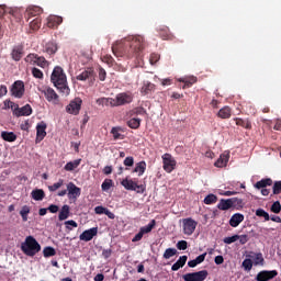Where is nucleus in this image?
Returning <instances> with one entry per match:
<instances>
[{
    "mask_svg": "<svg viewBox=\"0 0 281 281\" xmlns=\"http://www.w3.org/2000/svg\"><path fill=\"white\" fill-rule=\"evenodd\" d=\"M146 44L142 35H130L112 45V52L116 58L126 56L127 58H138L144 52Z\"/></svg>",
    "mask_w": 281,
    "mask_h": 281,
    "instance_id": "obj_1",
    "label": "nucleus"
},
{
    "mask_svg": "<svg viewBox=\"0 0 281 281\" xmlns=\"http://www.w3.org/2000/svg\"><path fill=\"white\" fill-rule=\"evenodd\" d=\"M50 81L54 87L64 93V95H69V86H67V75H65V70L63 67L56 66L52 72Z\"/></svg>",
    "mask_w": 281,
    "mask_h": 281,
    "instance_id": "obj_2",
    "label": "nucleus"
},
{
    "mask_svg": "<svg viewBox=\"0 0 281 281\" xmlns=\"http://www.w3.org/2000/svg\"><path fill=\"white\" fill-rule=\"evenodd\" d=\"M21 250L25 256L34 258L41 251V244L36 240V238L32 236H27L25 241L21 245Z\"/></svg>",
    "mask_w": 281,
    "mask_h": 281,
    "instance_id": "obj_3",
    "label": "nucleus"
},
{
    "mask_svg": "<svg viewBox=\"0 0 281 281\" xmlns=\"http://www.w3.org/2000/svg\"><path fill=\"white\" fill-rule=\"evenodd\" d=\"M133 98V92H121L116 94L114 99V106H125V104H131Z\"/></svg>",
    "mask_w": 281,
    "mask_h": 281,
    "instance_id": "obj_4",
    "label": "nucleus"
},
{
    "mask_svg": "<svg viewBox=\"0 0 281 281\" xmlns=\"http://www.w3.org/2000/svg\"><path fill=\"white\" fill-rule=\"evenodd\" d=\"M162 168L165 172H172L177 168V160L170 154L162 155Z\"/></svg>",
    "mask_w": 281,
    "mask_h": 281,
    "instance_id": "obj_5",
    "label": "nucleus"
},
{
    "mask_svg": "<svg viewBox=\"0 0 281 281\" xmlns=\"http://www.w3.org/2000/svg\"><path fill=\"white\" fill-rule=\"evenodd\" d=\"M182 278L184 281H205L207 278V270L190 272V273L183 274Z\"/></svg>",
    "mask_w": 281,
    "mask_h": 281,
    "instance_id": "obj_6",
    "label": "nucleus"
},
{
    "mask_svg": "<svg viewBox=\"0 0 281 281\" xmlns=\"http://www.w3.org/2000/svg\"><path fill=\"white\" fill-rule=\"evenodd\" d=\"M80 109H82V99L76 98L75 100L70 101V103L66 106V111L70 115H78L80 113Z\"/></svg>",
    "mask_w": 281,
    "mask_h": 281,
    "instance_id": "obj_7",
    "label": "nucleus"
},
{
    "mask_svg": "<svg viewBox=\"0 0 281 281\" xmlns=\"http://www.w3.org/2000/svg\"><path fill=\"white\" fill-rule=\"evenodd\" d=\"M25 93V83L23 81L18 80L11 86V94L13 98H23Z\"/></svg>",
    "mask_w": 281,
    "mask_h": 281,
    "instance_id": "obj_8",
    "label": "nucleus"
},
{
    "mask_svg": "<svg viewBox=\"0 0 281 281\" xmlns=\"http://www.w3.org/2000/svg\"><path fill=\"white\" fill-rule=\"evenodd\" d=\"M196 221L192 220V217H188L183 220V232L187 236H192L194 234V229H196Z\"/></svg>",
    "mask_w": 281,
    "mask_h": 281,
    "instance_id": "obj_9",
    "label": "nucleus"
},
{
    "mask_svg": "<svg viewBox=\"0 0 281 281\" xmlns=\"http://www.w3.org/2000/svg\"><path fill=\"white\" fill-rule=\"evenodd\" d=\"M42 93H44L47 102H52L53 104H58V93L53 88L46 87L42 90Z\"/></svg>",
    "mask_w": 281,
    "mask_h": 281,
    "instance_id": "obj_10",
    "label": "nucleus"
},
{
    "mask_svg": "<svg viewBox=\"0 0 281 281\" xmlns=\"http://www.w3.org/2000/svg\"><path fill=\"white\" fill-rule=\"evenodd\" d=\"M277 276H278V270H263L257 274L256 280L269 281V280H273V278H276Z\"/></svg>",
    "mask_w": 281,
    "mask_h": 281,
    "instance_id": "obj_11",
    "label": "nucleus"
},
{
    "mask_svg": "<svg viewBox=\"0 0 281 281\" xmlns=\"http://www.w3.org/2000/svg\"><path fill=\"white\" fill-rule=\"evenodd\" d=\"M13 115L15 117H23V116H29L32 115V105L25 104L22 108L16 106V109L13 110Z\"/></svg>",
    "mask_w": 281,
    "mask_h": 281,
    "instance_id": "obj_12",
    "label": "nucleus"
},
{
    "mask_svg": "<svg viewBox=\"0 0 281 281\" xmlns=\"http://www.w3.org/2000/svg\"><path fill=\"white\" fill-rule=\"evenodd\" d=\"M94 236H98V227H92V228L85 231L79 236V239L83 240L85 243H89L90 240H93Z\"/></svg>",
    "mask_w": 281,
    "mask_h": 281,
    "instance_id": "obj_13",
    "label": "nucleus"
},
{
    "mask_svg": "<svg viewBox=\"0 0 281 281\" xmlns=\"http://www.w3.org/2000/svg\"><path fill=\"white\" fill-rule=\"evenodd\" d=\"M67 190H68V199H77L80 196L82 190L77 187L74 182H69L67 184Z\"/></svg>",
    "mask_w": 281,
    "mask_h": 281,
    "instance_id": "obj_14",
    "label": "nucleus"
},
{
    "mask_svg": "<svg viewBox=\"0 0 281 281\" xmlns=\"http://www.w3.org/2000/svg\"><path fill=\"white\" fill-rule=\"evenodd\" d=\"M47 123H45L44 121L40 122L36 125V139H40V142H42V139H45V137L47 136Z\"/></svg>",
    "mask_w": 281,
    "mask_h": 281,
    "instance_id": "obj_15",
    "label": "nucleus"
},
{
    "mask_svg": "<svg viewBox=\"0 0 281 281\" xmlns=\"http://www.w3.org/2000/svg\"><path fill=\"white\" fill-rule=\"evenodd\" d=\"M94 78L95 72L93 71V68H87L77 76V80H80L81 82H85L86 80H93Z\"/></svg>",
    "mask_w": 281,
    "mask_h": 281,
    "instance_id": "obj_16",
    "label": "nucleus"
},
{
    "mask_svg": "<svg viewBox=\"0 0 281 281\" xmlns=\"http://www.w3.org/2000/svg\"><path fill=\"white\" fill-rule=\"evenodd\" d=\"M63 23V16L58 15H49L47 18V27H50L52 30H56L58 25Z\"/></svg>",
    "mask_w": 281,
    "mask_h": 281,
    "instance_id": "obj_17",
    "label": "nucleus"
},
{
    "mask_svg": "<svg viewBox=\"0 0 281 281\" xmlns=\"http://www.w3.org/2000/svg\"><path fill=\"white\" fill-rule=\"evenodd\" d=\"M5 14L14 16V10L5 5H0V19H3ZM0 38H3V26L0 24Z\"/></svg>",
    "mask_w": 281,
    "mask_h": 281,
    "instance_id": "obj_18",
    "label": "nucleus"
},
{
    "mask_svg": "<svg viewBox=\"0 0 281 281\" xmlns=\"http://www.w3.org/2000/svg\"><path fill=\"white\" fill-rule=\"evenodd\" d=\"M11 58L16 63L23 58V45H16L12 48Z\"/></svg>",
    "mask_w": 281,
    "mask_h": 281,
    "instance_id": "obj_19",
    "label": "nucleus"
},
{
    "mask_svg": "<svg viewBox=\"0 0 281 281\" xmlns=\"http://www.w3.org/2000/svg\"><path fill=\"white\" fill-rule=\"evenodd\" d=\"M229 161V153L225 151L220 156V158L214 162L216 168H225Z\"/></svg>",
    "mask_w": 281,
    "mask_h": 281,
    "instance_id": "obj_20",
    "label": "nucleus"
},
{
    "mask_svg": "<svg viewBox=\"0 0 281 281\" xmlns=\"http://www.w3.org/2000/svg\"><path fill=\"white\" fill-rule=\"evenodd\" d=\"M243 221H245V215L235 213L229 220V225L231 227H238Z\"/></svg>",
    "mask_w": 281,
    "mask_h": 281,
    "instance_id": "obj_21",
    "label": "nucleus"
},
{
    "mask_svg": "<svg viewBox=\"0 0 281 281\" xmlns=\"http://www.w3.org/2000/svg\"><path fill=\"white\" fill-rule=\"evenodd\" d=\"M186 262H188V256L183 255L179 257L177 262L172 265L171 271H179V269H183V267H186Z\"/></svg>",
    "mask_w": 281,
    "mask_h": 281,
    "instance_id": "obj_22",
    "label": "nucleus"
},
{
    "mask_svg": "<svg viewBox=\"0 0 281 281\" xmlns=\"http://www.w3.org/2000/svg\"><path fill=\"white\" fill-rule=\"evenodd\" d=\"M97 104H99V106H112L115 108V99L113 98H99L97 99Z\"/></svg>",
    "mask_w": 281,
    "mask_h": 281,
    "instance_id": "obj_23",
    "label": "nucleus"
},
{
    "mask_svg": "<svg viewBox=\"0 0 281 281\" xmlns=\"http://www.w3.org/2000/svg\"><path fill=\"white\" fill-rule=\"evenodd\" d=\"M179 82H183V87L182 89H190V87H192V85H195L196 82V77L192 76V77H183L178 79Z\"/></svg>",
    "mask_w": 281,
    "mask_h": 281,
    "instance_id": "obj_24",
    "label": "nucleus"
},
{
    "mask_svg": "<svg viewBox=\"0 0 281 281\" xmlns=\"http://www.w3.org/2000/svg\"><path fill=\"white\" fill-rule=\"evenodd\" d=\"M153 91H155V85L149 81H144L140 89L142 95H148V93H153Z\"/></svg>",
    "mask_w": 281,
    "mask_h": 281,
    "instance_id": "obj_25",
    "label": "nucleus"
},
{
    "mask_svg": "<svg viewBox=\"0 0 281 281\" xmlns=\"http://www.w3.org/2000/svg\"><path fill=\"white\" fill-rule=\"evenodd\" d=\"M268 186H273V180L271 178H265V179H261L260 181H257L255 184V188L257 190H262Z\"/></svg>",
    "mask_w": 281,
    "mask_h": 281,
    "instance_id": "obj_26",
    "label": "nucleus"
},
{
    "mask_svg": "<svg viewBox=\"0 0 281 281\" xmlns=\"http://www.w3.org/2000/svg\"><path fill=\"white\" fill-rule=\"evenodd\" d=\"M217 117L221 120H229L232 117V109L229 106H224L217 112Z\"/></svg>",
    "mask_w": 281,
    "mask_h": 281,
    "instance_id": "obj_27",
    "label": "nucleus"
},
{
    "mask_svg": "<svg viewBox=\"0 0 281 281\" xmlns=\"http://www.w3.org/2000/svg\"><path fill=\"white\" fill-rule=\"evenodd\" d=\"M121 186H123V188H125V190H131L134 192V190L137 186V182L133 181V179L125 178L121 181Z\"/></svg>",
    "mask_w": 281,
    "mask_h": 281,
    "instance_id": "obj_28",
    "label": "nucleus"
},
{
    "mask_svg": "<svg viewBox=\"0 0 281 281\" xmlns=\"http://www.w3.org/2000/svg\"><path fill=\"white\" fill-rule=\"evenodd\" d=\"M217 207H218V210H222L223 212H225L227 210H232V207H234L232 204V199H227V200L222 199L220 201V203L217 204Z\"/></svg>",
    "mask_w": 281,
    "mask_h": 281,
    "instance_id": "obj_29",
    "label": "nucleus"
},
{
    "mask_svg": "<svg viewBox=\"0 0 281 281\" xmlns=\"http://www.w3.org/2000/svg\"><path fill=\"white\" fill-rule=\"evenodd\" d=\"M126 125L128 126V128H133L134 131H137V128L142 126V119L132 117L126 122Z\"/></svg>",
    "mask_w": 281,
    "mask_h": 281,
    "instance_id": "obj_30",
    "label": "nucleus"
},
{
    "mask_svg": "<svg viewBox=\"0 0 281 281\" xmlns=\"http://www.w3.org/2000/svg\"><path fill=\"white\" fill-rule=\"evenodd\" d=\"M81 161L82 159H76L74 161H69L65 165L64 170H66V172H72V170H76V168L80 166Z\"/></svg>",
    "mask_w": 281,
    "mask_h": 281,
    "instance_id": "obj_31",
    "label": "nucleus"
},
{
    "mask_svg": "<svg viewBox=\"0 0 281 281\" xmlns=\"http://www.w3.org/2000/svg\"><path fill=\"white\" fill-rule=\"evenodd\" d=\"M205 256H207V254H202L198 256L195 259L188 261V267H190L191 269H194V267H196L198 265H201V262H204Z\"/></svg>",
    "mask_w": 281,
    "mask_h": 281,
    "instance_id": "obj_32",
    "label": "nucleus"
},
{
    "mask_svg": "<svg viewBox=\"0 0 281 281\" xmlns=\"http://www.w3.org/2000/svg\"><path fill=\"white\" fill-rule=\"evenodd\" d=\"M234 121L236 122L237 126H241V128H247L248 131L251 130V121L250 120H243L240 117H235Z\"/></svg>",
    "mask_w": 281,
    "mask_h": 281,
    "instance_id": "obj_33",
    "label": "nucleus"
},
{
    "mask_svg": "<svg viewBox=\"0 0 281 281\" xmlns=\"http://www.w3.org/2000/svg\"><path fill=\"white\" fill-rule=\"evenodd\" d=\"M132 172H137L138 177H142L146 172V161L137 162Z\"/></svg>",
    "mask_w": 281,
    "mask_h": 281,
    "instance_id": "obj_34",
    "label": "nucleus"
},
{
    "mask_svg": "<svg viewBox=\"0 0 281 281\" xmlns=\"http://www.w3.org/2000/svg\"><path fill=\"white\" fill-rule=\"evenodd\" d=\"M45 52L49 54V56H53V54L58 52V44H56V42H48L45 46Z\"/></svg>",
    "mask_w": 281,
    "mask_h": 281,
    "instance_id": "obj_35",
    "label": "nucleus"
},
{
    "mask_svg": "<svg viewBox=\"0 0 281 281\" xmlns=\"http://www.w3.org/2000/svg\"><path fill=\"white\" fill-rule=\"evenodd\" d=\"M69 214H70L69 205L65 204L59 212L58 220L67 221V218H69Z\"/></svg>",
    "mask_w": 281,
    "mask_h": 281,
    "instance_id": "obj_36",
    "label": "nucleus"
},
{
    "mask_svg": "<svg viewBox=\"0 0 281 281\" xmlns=\"http://www.w3.org/2000/svg\"><path fill=\"white\" fill-rule=\"evenodd\" d=\"M31 196L34 201H43L45 199V191L42 189H35L31 192Z\"/></svg>",
    "mask_w": 281,
    "mask_h": 281,
    "instance_id": "obj_37",
    "label": "nucleus"
},
{
    "mask_svg": "<svg viewBox=\"0 0 281 281\" xmlns=\"http://www.w3.org/2000/svg\"><path fill=\"white\" fill-rule=\"evenodd\" d=\"M1 137L4 142H16V134L14 132H1Z\"/></svg>",
    "mask_w": 281,
    "mask_h": 281,
    "instance_id": "obj_38",
    "label": "nucleus"
},
{
    "mask_svg": "<svg viewBox=\"0 0 281 281\" xmlns=\"http://www.w3.org/2000/svg\"><path fill=\"white\" fill-rule=\"evenodd\" d=\"M120 131H122V127L116 126L112 127L111 134L113 135V139L117 142V139H124V134H121Z\"/></svg>",
    "mask_w": 281,
    "mask_h": 281,
    "instance_id": "obj_39",
    "label": "nucleus"
},
{
    "mask_svg": "<svg viewBox=\"0 0 281 281\" xmlns=\"http://www.w3.org/2000/svg\"><path fill=\"white\" fill-rule=\"evenodd\" d=\"M155 225H157V222L155 220H151L150 223L147 226L140 227V232L144 234H150L153 229H155Z\"/></svg>",
    "mask_w": 281,
    "mask_h": 281,
    "instance_id": "obj_40",
    "label": "nucleus"
},
{
    "mask_svg": "<svg viewBox=\"0 0 281 281\" xmlns=\"http://www.w3.org/2000/svg\"><path fill=\"white\" fill-rule=\"evenodd\" d=\"M231 201H232L233 207H235L236 210H240L245 206V202H243V199L231 198Z\"/></svg>",
    "mask_w": 281,
    "mask_h": 281,
    "instance_id": "obj_41",
    "label": "nucleus"
},
{
    "mask_svg": "<svg viewBox=\"0 0 281 281\" xmlns=\"http://www.w3.org/2000/svg\"><path fill=\"white\" fill-rule=\"evenodd\" d=\"M3 111H8V109H11L14 112V109H16V106H19V104L10 101V99H7L3 101Z\"/></svg>",
    "mask_w": 281,
    "mask_h": 281,
    "instance_id": "obj_42",
    "label": "nucleus"
},
{
    "mask_svg": "<svg viewBox=\"0 0 281 281\" xmlns=\"http://www.w3.org/2000/svg\"><path fill=\"white\" fill-rule=\"evenodd\" d=\"M172 256H177V249L176 248H167L162 255L165 260H170Z\"/></svg>",
    "mask_w": 281,
    "mask_h": 281,
    "instance_id": "obj_43",
    "label": "nucleus"
},
{
    "mask_svg": "<svg viewBox=\"0 0 281 281\" xmlns=\"http://www.w3.org/2000/svg\"><path fill=\"white\" fill-rule=\"evenodd\" d=\"M38 14H43V9L41 7H32L29 9V16H38Z\"/></svg>",
    "mask_w": 281,
    "mask_h": 281,
    "instance_id": "obj_44",
    "label": "nucleus"
},
{
    "mask_svg": "<svg viewBox=\"0 0 281 281\" xmlns=\"http://www.w3.org/2000/svg\"><path fill=\"white\" fill-rule=\"evenodd\" d=\"M43 254L44 258H52V256L56 255V249H54L52 246H47L44 248Z\"/></svg>",
    "mask_w": 281,
    "mask_h": 281,
    "instance_id": "obj_45",
    "label": "nucleus"
},
{
    "mask_svg": "<svg viewBox=\"0 0 281 281\" xmlns=\"http://www.w3.org/2000/svg\"><path fill=\"white\" fill-rule=\"evenodd\" d=\"M27 214H30V206L24 205L20 211L23 223H27Z\"/></svg>",
    "mask_w": 281,
    "mask_h": 281,
    "instance_id": "obj_46",
    "label": "nucleus"
},
{
    "mask_svg": "<svg viewBox=\"0 0 281 281\" xmlns=\"http://www.w3.org/2000/svg\"><path fill=\"white\" fill-rule=\"evenodd\" d=\"M111 188H113V181L111 179H105L101 184V190H103V192H109Z\"/></svg>",
    "mask_w": 281,
    "mask_h": 281,
    "instance_id": "obj_47",
    "label": "nucleus"
},
{
    "mask_svg": "<svg viewBox=\"0 0 281 281\" xmlns=\"http://www.w3.org/2000/svg\"><path fill=\"white\" fill-rule=\"evenodd\" d=\"M37 57H38V54L31 53L24 58V60L30 65H36Z\"/></svg>",
    "mask_w": 281,
    "mask_h": 281,
    "instance_id": "obj_48",
    "label": "nucleus"
},
{
    "mask_svg": "<svg viewBox=\"0 0 281 281\" xmlns=\"http://www.w3.org/2000/svg\"><path fill=\"white\" fill-rule=\"evenodd\" d=\"M64 183H65V180L59 179L58 182L48 187L49 192H56V190L63 188Z\"/></svg>",
    "mask_w": 281,
    "mask_h": 281,
    "instance_id": "obj_49",
    "label": "nucleus"
},
{
    "mask_svg": "<svg viewBox=\"0 0 281 281\" xmlns=\"http://www.w3.org/2000/svg\"><path fill=\"white\" fill-rule=\"evenodd\" d=\"M30 27H31V30H34V31L40 30L41 29V18L37 16L34 20H32L30 22Z\"/></svg>",
    "mask_w": 281,
    "mask_h": 281,
    "instance_id": "obj_50",
    "label": "nucleus"
},
{
    "mask_svg": "<svg viewBox=\"0 0 281 281\" xmlns=\"http://www.w3.org/2000/svg\"><path fill=\"white\" fill-rule=\"evenodd\" d=\"M35 65H37V67H42L43 69H45L47 67V59H45L44 56H38L37 55V59L35 61Z\"/></svg>",
    "mask_w": 281,
    "mask_h": 281,
    "instance_id": "obj_51",
    "label": "nucleus"
},
{
    "mask_svg": "<svg viewBox=\"0 0 281 281\" xmlns=\"http://www.w3.org/2000/svg\"><path fill=\"white\" fill-rule=\"evenodd\" d=\"M101 60L102 63H105L106 65H109V67H113V65L115 64V59L111 55H105L101 57Z\"/></svg>",
    "mask_w": 281,
    "mask_h": 281,
    "instance_id": "obj_52",
    "label": "nucleus"
},
{
    "mask_svg": "<svg viewBox=\"0 0 281 281\" xmlns=\"http://www.w3.org/2000/svg\"><path fill=\"white\" fill-rule=\"evenodd\" d=\"M256 216H259V217H262L265 218V221H270V216H269V213H267V211L262 210V209H258L256 211Z\"/></svg>",
    "mask_w": 281,
    "mask_h": 281,
    "instance_id": "obj_53",
    "label": "nucleus"
},
{
    "mask_svg": "<svg viewBox=\"0 0 281 281\" xmlns=\"http://www.w3.org/2000/svg\"><path fill=\"white\" fill-rule=\"evenodd\" d=\"M240 238V235H233L231 237H225L223 239V243H225V245H232V243H236V240H238Z\"/></svg>",
    "mask_w": 281,
    "mask_h": 281,
    "instance_id": "obj_54",
    "label": "nucleus"
},
{
    "mask_svg": "<svg viewBox=\"0 0 281 281\" xmlns=\"http://www.w3.org/2000/svg\"><path fill=\"white\" fill-rule=\"evenodd\" d=\"M32 76L33 78H37L38 80H43V70L38 68H32Z\"/></svg>",
    "mask_w": 281,
    "mask_h": 281,
    "instance_id": "obj_55",
    "label": "nucleus"
},
{
    "mask_svg": "<svg viewBox=\"0 0 281 281\" xmlns=\"http://www.w3.org/2000/svg\"><path fill=\"white\" fill-rule=\"evenodd\" d=\"M160 58H161V55H159L157 53H153L149 57L150 65H157V63H159Z\"/></svg>",
    "mask_w": 281,
    "mask_h": 281,
    "instance_id": "obj_56",
    "label": "nucleus"
},
{
    "mask_svg": "<svg viewBox=\"0 0 281 281\" xmlns=\"http://www.w3.org/2000/svg\"><path fill=\"white\" fill-rule=\"evenodd\" d=\"M123 164L127 168H133V166H135V158H133V156H128L124 159Z\"/></svg>",
    "mask_w": 281,
    "mask_h": 281,
    "instance_id": "obj_57",
    "label": "nucleus"
},
{
    "mask_svg": "<svg viewBox=\"0 0 281 281\" xmlns=\"http://www.w3.org/2000/svg\"><path fill=\"white\" fill-rule=\"evenodd\" d=\"M271 212H273V214H280V212H281V204H280V201H276V202L271 205Z\"/></svg>",
    "mask_w": 281,
    "mask_h": 281,
    "instance_id": "obj_58",
    "label": "nucleus"
},
{
    "mask_svg": "<svg viewBox=\"0 0 281 281\" xmlns=\"http://www.w3.org/2000/svg\"><path fill=\"white\" fill-rule=\"evenodd\" d=\"M243 267L246 271H251L252 267H254V262L251 261V259H245L243 261Z\"/></svg>",
    "mask_w": 281,
    "mask_h": 281,
    "instance_id": "obj_59",
    "label": "nucleus"
},
{
    "mask_svg": "<svg viewBox=\"0 0 281 281\" xmlns=\"http://www.w3.org/2000/svg\"><path fill=\"white\" fill-rule=\"evenodd\" d=\"M273 194H281V181H276L272 187Z\"/></svg>",
    "mask_w": 281,
    "mask_h": 281,
    "instance_id": "obj_60",
    "label": "nucleus"
},
{
    "mask_svg": "<svg viewBox=\"0 0 281 281\" xmlns=\"http://www.w3.org/2000/svg\"><path fill=\"white\" fill-rule=\"evenodd\" d=\"M66 225V229H68L69 232H71V227H78V223L74 220H69L65 222Z\"/></svg>",
    "mask_w": 281,
    "mask_h": 281,
    "instance_id": "obj_61",
    "label": "nucleus"
},
{
    "mask_svg": "<svg viewBox=\"0 0 281 281\" xmlns=\"http://www.w3.org/2000/svg\"><path fill=\"white\" fill-rule=\"evenodd\" d=\"M177 249H179L180 251H186V249H188V241L186 240L178 241Z\"/></svg>",
    "mask_w": 281,
    "mask_h": 281,
    "instance_id": "obj_62",
    "label": "nucleus"
},
{
    "mask_svg": "<svg viewBox=\"0 0 281 281\" xmlns=\"http://www.w3.org/2000/svg\"><path fill=\"white\" fill-rule=\"evenodd\" d=\"M134 192H136L137 194H144V192H146V184L136 183Z\"/></svg>",
    "mask_w": 281,
    "mask_h": 281,
    "instance_id": "obj_63",
    "label": "nucleus"
},
{
    "mask_svg": "<svg viewBox=\"0 0 281 281\" xmlns=\"http://www.w3.org/2000/svg\"><path fill=\"white\" fill-rule=\"evenodd\" d=\"M99 80H101V82L106 80V70L102 67H99Z\"/></svg>",
    "mask_w": 281,
    "mask_h": 281,
    "instance_id": "obj_64",
    "label": "nucleus"
}]
</instances>
